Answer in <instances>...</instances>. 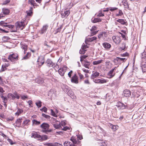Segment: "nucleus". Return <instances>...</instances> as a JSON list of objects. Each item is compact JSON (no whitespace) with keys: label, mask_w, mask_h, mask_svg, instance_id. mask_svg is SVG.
I'll return each mask as SVG.
<instances>
[{"label":"nucleus","mask_w":146,"mask_h":146,"mask_svg":"<svg viewBox=\"0 0 146 146\" xmlns=\"http://www.w3.org/2000/svg\"><path fill=\"white\" fill-rule=\"evenodd\" d=\"M99 75V73L98 72H93L92 74L91 75L90 78L91 79H93V82L96 83L103 84L107 82V80L104 79H94V78L97 77Z\"/></svg>","instance_id":"1"},{"label":"nucleus","mask_w":146,"mask_h":146,"mask_svg":"<svg viewBox=\"0 0 146 146\" xmlns=\"http://www.w3.org/2000/svg\"><path fill=\"white\" fill-rule=\"evenodd\" d=\"M70 140L72 142L73 144L68 141H65L64 143V146H81L80 141L75 139L74 138L72 137Z\"/></svg>","instance_id":"2"},{"label":"nucleus","mask_w":146,"mask_h":146,"mask_svg":"<svg viewBox=\"0 0 146 146\" xmlns=\"http://www.w3.org/2000/svg\"><path fill=\"white\" fill-rule=\"evenodd\" d=\"M15 26L16 29H13L11 30V32H16L17 29H19L22 30L25 27V25L23 21H18L15 23Z\"/></svg>","instance_id":"3"},{"label":"nucleus","mask_w":146,"mask_h":146,"mask_svg":"<svg viewBox=\"0 0 146 146\" xmlns=\"http://www.w3.org/2000/svg\"><path fill=\"white\" fill-rule=\"evenodd\" d=\"M64 91L72 99H74L75 96L74 95V92L70 89L66 85H64L63 88Z\"/></svg>","instance_id":"4"},{"label":"nucleus","mask_w":146,"mask_h":146,"mask_svg":"<svg viewBox=\"0 0 146 146\" xmlns=\"http://www.w3.org/2000/svg\"><path fill=\"white\" fill-rule=\"evenodd\" d=\"M40 126L41 128L44 129L42 130V132L46 133H48L51 131V130H48L50 126L48 123H44L40 125Z\"/></svg>","instance_id":"5"},{"label":"nucleus","mask_w":146,"mask_h":146,"mask_svg":"<svg viewBox=\"0 0 146 146\" xmlns=\"http://www.w3.org/2000/svg\"><path fill=\"white\" fill-rule=\"evenodd\" d=\"M18 57V55L16 54H13L9 55L8 57V59L11 62H14L15 60H17Z\"/></svg>","instance_id":"6"},{"label":"nucleus","mask_w":146,"mask_h":146,"mask_svg":"<svg viewBox=\"0 0 146 146\" xmlns=\"http://www.w3.org/2000/svg\"><path fill=\"white\" fill-rule=\"evenodd\" d=\"M67 67L66 66L60 68L58 70L59 74L61 76H63L67 70Z\"/></svg>","instance_id":"7"},{"label":"nucleus","mask_w":146,"mask_h":146,"mask_svg":"<svg viewBox=\"0 0 146 146\" xmlns=\"http://www.w3.org/2000/svg\"><path fill=\"white\" fill-rule=\"evenodd\" d=\"M108 35L105 32H103L100 33V34L98 35V38L104 40L107 36Z\"/></svg>","instance_id":"8"},{"label":"nucleus","mask_w":146,"mask_h":146,"mask_svg":"<svg viewBox=\"0 0 146 146\" xmlns=\"http://www.w3.org/2000/svg\"><path fill=\"white\" fill-rule=\"evenodd\" d=\"M88 47V46L85 45L84 43H83L82 45L81 48L80 50L79 53L82 54H84L85 52V51H86V48Z\"/></svg>","instance_id":"9"},{"label":"nucleus","mask_w":146,"mask_h":146,"mask_svg":"<svg viewBox=\"0 0 146 146\" xmlns=\"http://www.w3.org/2000/svg\"><path fill=\"white\" fill-rule=\"evenodd\" d=\"M71 82L72 83L77 84L78 83V79L76 74H75L72 77L71 79Z\"/></svg>","instance_id":"10"},{"label":"nucleus","mask_w":146,"mask_h":146,"mask_svg":"<svg viewBox=\"0 0 146 146\" xmlns=\"http://www.w3.org/2000/svg\"><path fill=\"white\" fill-rule=\"evenodd\" d=\"M116 69V67H115L114 69H111L110 71L108 73V78H111L113 77L115 74V73L114 72V70Z\"/></svg>","instance_id":"11"},{"label":"nucleus","mask_w":146,"mask_h":146,"mask_svg":"<svg viewBox=\"0 0 146 146\" xmlns=\"http://www.w3.org/2000/svg\"><path fill=\"white\" fill-rule=\"evenodd\" d=\"M112 39L113 42L116 44H119L121 41L120 37L117 36H113Z\"/></svg>","instance_id":"12"},{"label":"nucleus","mask_w":146,"mask_h":146,"mask_svg":"<svg viewBox=\"0 0 146 146\" xmlns=\"http://www.w3.org/2000/svg\"><path fill=\"white\" fill-rule=\"evenodd\" d=\"M119 109H124L126 108V106L124 105L123 104L120 102H118L117 104L116 105Z\"/></svg>","instance_id":"13"},{"label":"nucleus","mask_w":146,"mask_h":146,"mask_svg":"<svg viewBox=\"0 0 146 146\" xmlns=\"http://www.w3.org/2000/svg\"><path fill=\"white\" fill-rule=\"evenodd\" d=\"M37 62H38V64L39 66H41L44 63V60L43 58L42 57H39L37 61Z\"/></svg>","instance_id":"14"},{"label":"nucleus","mask_w":146,"mask_h":146,"mask_svg":"<svg viewBox=\"0 0 146 146\" xmlns=\"http://www.w3.org/2000/svg\"><path fill=\"white\" fill-rule=\"evenodd\" d=\"M45 146H62V145L58 143H45L44 144Z\"/></svg>","instance_id":"15"},{"label":"nucleus","mask_w":146,"mask_h":146,"mask_svg":"<svg viewBox=\"0 0 146 146\" xmlns=\"http://www.w3.org/2000/svg\"><path fill=\"white\" fill-rule=\"evenodd\" d=\"M131 94L130 91L126 89L124 91L123 95L126 97H127L130 96Z\"/></svg>","instance_id":"16"},{"label":"nucleus","mask_w":146,"mask_h":146,"mask_svg":"<svg viewBox=\"0 0 146 146\" xmlns=\"http://www.w3.org/2000/svg\"><path fill=\"white\" fill-rule=\"evenodd\" d=\"M46 63L47 66L49 67H52L54 65V63L50 59H48L47 60Z\"/></svg>","instance_id":"17"},{"label":"nucleus","mask_w":146,"mask_h":146,"mask_svg":"<svg viewBox=\"0 0 146 146\" xmlns=\"http://www.w3.org/2000/svg\"><path fill=\"white\" fill-rule=\"evenodd\" d=\"M70 12L69 11H66L64 12L61 13V17L62 18L66 17L70 14Z\"/></svg>","instance_id":"18"},{"label":"nucleus","mask_w":146,"mask_h":146,"mask_svg":"<svg viewBox=\"0 0 146 146\" xmlns=\"http://www.w3.org/2000/svg\"><path fill=\"white\" fill-rule=\"evenodd\" d=\"M96 27L95 26H93L92 29H91V31L92 32L91 33V35L93 36L94 35L96 34L98 31H96Z\"/></svg>","instance_id":"19"},{"label":"nucleus","mask_w":146,"mask_h":146,"mask_svg":"<svg viewBox=\"0 0 146 146\" xmlns=\"http://www.w3.org/2000/svg\"><path fill=\"white\" fill-rule=\"evenodd\" d=\"M102 45L104 48L107 50L109 49L111 47V44L107 42H104Z\"/></svg>","instance_id":"20"},{"label":"nucleus","mask_w":146,"mask_h":146,"mask_svg":"<svg viewBox=\"0 0 146 146\" xmlns=\"http://www.w3.org/2000/svg\"><path fill=\"white\" fill-rule=\"evenodd\" d=\"M117 21L122 25H127V21L125 20H124L123 19H119L117 20Z\"/></svg>","instance_id":"21"},{"label":"nucleus","mask_w":146,"mask_h":146,"mask_svg":"<svg viewBox=\"0 0 146 146\" xmlns=\"http://www.w3.org/2000/svg\"><path fill=\"white\" fill-rule=\"evenodd\" d=\"M141 68L143 72H145L146 71V63L143 62L141 64Z\"/></svg>","instance_id":"22"},{"label":"nucleus","mask_w":146,"mask_h":146,"mask_svg":"<svg viewBox=\"0 0 146 146\" xmlns=\"http://www.w3.org/2000/svg\"><path fill=\"white\" fill-rule=\"evenodd\" d=\"M2 12L4 15H7L9 13L10 11L8 9L4 8L2 9Z\"/></svg>","instance_id":"23"},{"label":"nucleus","mask_w":146,"mask_h":146,"mask_svg":"<svg viewBox=\"0 0 146 146\" xmlns=\"http://www.w3.org/2000/svg\"><path fill=\"white\" fill-rule=\"evenodd\" d=\"M21 47L24 49V51H26L27 49V46L25 43L21 42Z\"/></svg>","instance_id":"24"},{"label":"nucleus","mask_w":146,"mask_h":146,"mask_svg":"<svg viewBox=\"0 0 146 146\" xmlns=\"http://www.w3.org/2000/svg\"><path fill=\"white\" fill-rule=\"evenodd\" d=\"M22 118H19L17 119V121H16V124L17 125L16 126L18 127L20 126V125L22 122L21 121Z\"/></svg>","instance_id":"25"},{"label":"nucleus","mask_w":146,"mask_h":146,"mask_svg":"<svg viewBox=\"0 0 146 146\" xmlns=\"http://www.w3.org/2000/svg\"><path fill=\"white\" fill-rule=\"evenodd\" d=\"M32 137L35 138H40L41 137V136L35 132L33 133Z\"/></svg>","instance_id":"26"},{"label":"nucleus","mask_w":146,"mask_h":146,"mask_svg":"<svg viewBox=\"0 0 146 146\" xmlns=\"http://www.w3.org/2000/svg\"><path fill=\"white\" fill-rule=\"evenodd\" d=\"M103 61V60H102L94 61L93 62V64L94 65H97L101 63Z\"/></svg>","instance_id":"27"},{"label":"nucleus","mask_w":146,"mask_h":146,"mask_svg":"<svg viewBox=\"0 0 146 146\" xmlns=\"http://www.w3.org/2000/svg\"><path fill=\"white\" fill-rule=\"evenodd\" d=\"M53 126L56 129H62V127L60 125V123L58 124H53Z\"/></svg>","instance_id":"28"},{"label":"nucleus","mask_w":146,"mask_h":146,"mask_svg":"<svg viewBox=\"0 0 146 146\" xmlns=\"http://www.w3.org/2000/svg\"><path fill=\"white\" fill-rule=\"evenodd\" d=\"M3 26L5 27H7L9 28H11L12 29H13L14 28L15 26L12 25H7V23H4L3 25Z\"/></svg>","instance_id":"29"},{"label":"nucleus","mask_w":146,"mask_h":146,"mask_svg":"<svg viewBox=\"0 0 146 146\" xmlns=\"http://www.w3.org/2000/svg\"><path fill=\"white\" fill-rule=\"evenodd\" d=\"M106 141H104L103 140H100L98 142V143L100 146H105L106 145Z\"/></svg>","instance_id":"30"},{"label":"nucleus","mask_w":146,"mask_h":146,"mask_svg":"<svg viewBox=\"0 0 146 146\" xmlns=\"http://www.w3.org/2000/svg\"><path fill=\"white\" fill-rule=\"evenodd\" d=\"M7 97L8 98L10 99H14V97L13 95V94L11 93H8L7 95Z\"/></svg>","instance_id":"31"},{"label":"nucleus","mask_w":146,"mask_h":146,"mask_svg":"<svg viewBox=\"0 0 146 146\" xmlns=\"http://www.w3.org/2000/svg\"><path fill=\"white\" fill-rule=\"evenodd\" d=\"M123 5H124L125 8H128V2L126 0H124L122 1Z\"/></svg>","instance_id":"32"},{"label":"nucleus","mask_w":146,"mask_h":146,"mask_svg":"<svg viewBox=\"0 0 146 146\" xmlns=\"http://www.w3.org/2000/svg\"><path fill=\"white\" fill-rule=\"evenodd\" d=\"M126 59L125 58H120L119 57H117L114 60L115 61H122L123 62L125 61L126 60Z\"/></svg>","instance_id":"33"},{"label":"nucleus","mask_w":146,"mask_h":146,"mask_svg":"<svg viewBox=\"0 0 146 146\" xmlns=\"http://www.w3.org/2000/svg\"><path fill=\"white\" fill-rule=\"evenodd\" d=\"M48 28V26L47 25L44 26L42 27V28L41 31V34H43L45 32L46 29Z\"/></svg>","instance_id":"34"},{"label":"nucleus","mask_w":146,"mask_h":146,"mask_svg":"<svg viewBox=\"0 0 146 146\" xmlns=\"http://www.w3.org/2000/svg\"><path fill=\"white\" fill-rule=\"evenodd\" d=\"M126 48V44L125 43H123L121 44L119 50H124Z\"/></svg>","instance_id":"35"},{"label":"nucleus","mask_w":146,"mask_h":146,"mask_svg":"<svg viewBox=\"0 0 146 146\" xmlns=\"http://www.w3.org/2000/svg\"><path fill=\"white\" fill-rule=\"evenodd\" d=\"M23 110L22 109H18L17 111L15 113V115H17L19 116L21 113H22Z\"/></svg>","instance_id":"36"},{"label":"nucleus","mask_w":146,"mask_h":146,"mask_svg":"<svg viewBox=\"0 0 146 146\" xmlns=\"http://www.w3.org/2000/svg\"><path fill=\"white\" fill-rule=\"evenodd\" d=\"M32 122L33 125H39L40 123V121H38L37 120L34 119L32 121Z\"/></svg>","instance_id":"37"},{"label":"nucleus","mask_w":146,"mask_h":146,"mask_svg":"<svg viewBox=\"0 0 146 146\" xmlns=\"http://www.w3.org/2000/svg\"><path fill=\"white\" fill-rule=\"evenodd\" d=\"M13 95L14 97V99L15 98H16L17 99H19L20 98L19 94H18L17 92H15L13 93Z\"/></svg>","instance_id":"38"},{"label":"nucleus","mask_w":146,"mask_h":146,"mask_svg":"<svg viewBox=\"0 0 146 146\" xmlns=\"http://www.w3.org/2000/svg\"><path fill=\"white\" fill-rule=\"evenodd\" d=\"M93 23H96L97 22H100L101 21V20L100 18H95L92 21Z\"/></svg>","instance_id":"39"},{"label":"nucleus","mask_w":146,"mask_h":146,"mask_svg":"<svg viewBox=\"0 0 146 146\" xmlns=\"http://www.w3.org/2000/svg\"><path fill=\"white\" fill-rule=\"evenodd\" d=\"M90 63L89 62L86 61L85 62L84 64V66L85 68H89V66L90 65Z\"/></svg>","instance_id":"40"},{"label":"nucleus","mask_w":146,"mask_h":146,"mask_svg":"<svg viewBox=\"0 0 146 146\" xmlns=\"http://www.w3.org/2000/svg\"><path fill=\"white\" fill-rule=\"evenodd\" d=\"M70 129L69 127L67 126L63 127H62L61 130L65 131H70Z\"/></svg>","instance_id":"41"},{"label":"nucleus","mask_w":146,"mask_h":146,"mask_svg":"<svg viewBox=\"0 0 146 146\" xmlns=\"http://www.w3.org/2000/svg\"><path fill=\"white\" fill-rule=\"evenodd\" d=\"M97 37H96L94 36L92 37L91 38H88L87 39V40L89 42H92L94 41V40H95L96 39Z\"/></svg>","instance_id":"42"},{"label":"nucleus","mask_w":146,"mask_h":146,"mask_svg":"<svg viewBox=\"0 0 146 146\" xmlns=\"http://www.w3.org/2000/svg\"><path fill=\"white\" fill-rule=\"evenodd\" d=\"M7 66L3 65L2 66V67L1 69L0 70V72H1L4 71L6 69V68Z\"/></svg>","instance_id":"43"},{"label":"nucleus","mask_w":146,"mask_h":146,"mask_svg":"<svg viewBox=\"0 0 146 146\" xmlns=\"http://www.w3.org/2000/svg\"><path fill=\"white\" fill-rule=\"evenodd\" d=\"M42 140H45L48 139V137L46 135H43L42 136H41V137L40 138Z\"/></svg>","instance_id":"44"},{"label":"nucleus","mask_w":146,"mask_h":146,"mask_svg":"<svg viewBox=\"0 0 146 146\" xmlns=\"http://www.w3.org/2000/svg\"><path fill=\"white\" fill-rule=\"evenodd\" d=\"M41 101H38L35 104L38 108H40L41 106Z\"/></svg>","instance_id":"45"},{"label":"nucleus","mask_w":146,"mask_h":146,"mask_svg":"<svg viewBox=\"0 0 146 146\" xmlns=\"http://www.w3.org/2000/svg\"><path fill=\"white\" fill-rule=\"evenodd\" d=\"M59 123L62 127H63L66 124V121L65 120L62 121Z\"/></svg>","instance_id":"46"},{"label":"nucleus","mask_w":146,"mask_h":146,"mask_svg":"<svg viewBox=\"0 0 146 146\" xmlns=\"http://www.w3.org/2000/svg\"><path fill=\"white\" fill-rule=\"evenodd\" d=\"M10 1V0H5L3 1L2 4L3 5H6L9 3Z\"/></svg>","instance_id":"47"},{"label":"nucleus","mask_w":146,"mask_h":146,"mask_svg":"<svg viewBox=\"0 0 146 146\" xmlns=\"http://www.w3.org/2000/svg\"><path fill=\"white\" fill-rule=\"evenodd\" d=\"M42 115L43 117L47 119H49L50 118V116L44 113H42Z\"/></svg>","instance_id":"48"},{"label":"nucleus","mask_w":146,"mask_h":146,"mask_svg":"<svg viewBox=\"0 0 146 146\" xmlns=\"http://www.w3.org/2000/svg\"><path fill=\"white\" fill-rule=\"evenodd\" d=\"M52 67L54 70H56L59 68V66L57 64H54V65Z\"/></svg>","instance_id":"49"},{"label":"nucleus","mask_w":146,"mask_h":146,"mask_svg":"<svg viewBox=\"0 0 146 146\" xmlns=\"http://www.w3.org/2000/svg\"><path fill=\"white\" fill-rule=\"evenodd\" d=\"M40 110L42 111H44L46 113L47 110V109L45 107H44L43 108L40 109Z\"/></svg>","instance_id":"50"},{"label":"nucleus","mask_w":146,"mask_h":146,"mask_svg":"<svg viewBox=\"0 0 146 146\" xmlns=\"http://www.w3.org/2000/svg\"><path fill=\"white\" fill-rule=\"evenodd\" d=\"M29 3L33 5H34L36 4L34 0H29Z\"/></svg>","instance_id":"51"},{"label":"nucleus","mask_w":146,"mask_h":146,"mask_svg":"<svg viewBox=\"0 0 146 146\" xmlns=\"http://www.w3.org/2000/svg\"><path fill=\"white\" fill-rule=\"evenodd\" d=\"M51 114L54 117H57V115H56V114H55V113L54 111H53V110H52V109H51Z\"/></svg>","instance_id":"52"},{"label":"nucleus","mask_w":146,"mask_h":146,"mask_svg":"<svg viewBox=\"0 0 146 146\" xmlns=\"http://www.w3.org/2000/svg\"><path fill=\"white\" fill-rule=\"evenodd\" d=\"M28 103L29 104L30 107H33V102L31 100H29L28 102Z\"/></svg>","instance_id":"53"},{"label":"nucleus","mask_w":146,"mask_h":146,"mask_svg":"<svg viewBox=\"0 0 146 146\" xmlns=\"http://www.w3.org/2000/svg\"><path fill=\"white\" fill-rule=\"evenodd\" d=\"M102 11H100L99 13L98 14L97 16L98 17H103L104 16V14L102 13Z\"/></svg>","instance_id":"54"},{"label":"nucleus","mask_w":146,"mask_h":146,"mask_svg":"<svg viewBox=\"0 0 146 146\" xmlns=\"http://www.w3.org/2000/svg\"><path fill=\"white\" fill-rule=\"evenodd\" d=\"M8 98L7 97H4L2 98V100H3L4 103L6 102L8 100Z\"/></svg>","instance_id":"55"},{"label":"nucleus","mask_w":146,"mask_h":146,"mask_svg":"<svg viewBox=\"0 0 146 146\" xmlns=\"http://www.w3.org/2000/svg\"><path fill=\"white\" fill-rule=\"evenodd\" d=\"M129 54L127 52H126L125 53H123L121 54V56L122 57L128 56H129Z\"/></svg>","instance_id":"56"},{"label":"nucleus","mask_w":146,"mask_h":146,"mask_svg":"<svg viewBox=\"0 0 146 146\" xmlns=\"http://www.w3.org/2000/svg\"><path fill=\"white\" fill-rule=\"evenodd\" d=\"M14 119V118L13 117H9L7 118L6 119L7 121H12L13 119Z\"/></svg>","instance_id":"57"},{"label":"nucleus","mask_w":146,"mask_h":146,"mask_svg":"<svg viewBox=\"0 0 146 146\" xmlns=\"http://www.w3.org/2000/svg\"><path fill=\"white\" fill-rule=\"evenodd\" d=\"M109 9L110 11H113L117 10L118 9V8L117 7H110V8H109Z\"/></svg>","instance_id":"58"},{"label":"nucleus","mask_w":146,"mask_h":146,"mask_svg":"<svg viewBox=\"0 0 146 146\" xmlns=\"http://www.w3.org/2000/svg\"><path fill=\"white\" fill-rule=\"evenodd\" d=\"M30 120L29 119L23 121V124L25 125H27Z\"/></svg>","instance_id":"59"},{"label":"nucleus","mask_w":146,"mask_h":146,"mask_svg":"<svg viewBox=\"0 0 146 146\" xmlns=\"http://www.w3.org/2000/svg\"><path fill=\"white\" fill-rule=\"evenodd\" d=\"M36 81L39 84H42L44 82L43 80L42 79L38 80Z\"/></svg>","instance_id":"60"},{"label":"nucleus","mask_w":146,"mask_h":146,"mask_svg":"<svg viewBox=\"0 0 146 146\" xmlns=\"http://www.w3.org/2000/svg\"><path fill=\"white\" fill-rule=\"evenodd\" d=\"M77 137L78 139H76V140H78V141H79L78 140V139H79L80 140H81V139H82L83 138L82 136L81 135H77Z\"/></svg>","instance_id":"61"},{"label":"nucleus","mask_w":146,"mask_h":146,"mask_svg":"<svg viewBox=\"0 0 146 146\" xmlns=\"http://www.w3.org/2000/svg\"><path fill=\"white\" fill-rule=\"evenodd\" d=\"M142 59H145V60H146V55L144 52L143 53H142Z\"/></svg>","instance_id":"62"},{"label":"nucleus","mask_w":146,"mask_h":146,"mask_svg":"<svg viewBox=\"0 0 146 146\" xmlns=\"http://www.w3.org/2000/svg\"><path fill=\"white\" fill-rule=\"evenodd\" d=\"M79 76L80 80L83 79L84 78L83 75L80 73H78Z\"/></svg>","instance_id":"63"},{"label":"nucleus","mask_w":146,"mask_h":146,"mask_svg":"<svg viewBox=\"0 0 146 146\" xmlns=\"http://www.w3.org/2000/svg\"><path fill=\"white\" fill-rule=\"evenodd\" d=\"M123 14V13L121 10H119V13L116 15L117 16H121Z\"/></svg>","instance_id":"64"}]
</instances>
